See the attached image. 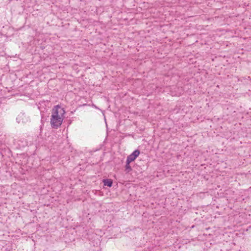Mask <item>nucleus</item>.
I'll return each mask as SVG.
<instances>
[{"mask_svg":"<svg viewBox=\"0 0 251 251\" xmlns=\"http://www.w3.org/2000/svg\"><path fill=\"white\" fill-rule=\"evenodd\" d=\"M52 114L50 118V124L53 128L60 126L65 117V111L64 108L59 105L54 106L52 109Z\"/></svg>","mask_w":251,"mask_h":251,"instance_id":"nucleus-1","label":"nucleus"},{"mask_svg":"<svg viewBox=\"0 0 251 251\" xmlns=\"http://www.w3.org/2000/svg\"><path fill=\"white\" fill-rule=\"evenodd\" d=\"M140 151L137 150L134 151L130 155H129L126 159V162L130 163L133 161L139 155Z\"/></svg>","mask_w":251,"mask_h":251,"instance_id":"nucleus-2","label":"nucleus"},{"mask_svg":"<svg viewBox=\"0 0 251 251\" xmlns=\"http://www.w3.org/2000/svg\"><path fill=\"white\" fill-rule=\"evenodd\" d=\"M16 120L19 123H25L27 121V119L24 114H19L16 118Z\"/></svg>","mask_w":251,"mask_h":251,"instance_id":"nucleus-3","label":"nucleus"},{"mask_svg":"<svg viewBox=\"0 0 251 251\" xmlns=\"http://www.w3.org/2000/svg\"><path fill=\"white\" fill-rule=\"evenodd\" d=\"M104 185L108 187H111L112 184V181L110 179H104L103 181Z\"/></svg>","mask_w":251,"mask_h":251,"instance_id":"nucleus-4","label":"nucleus"},{"mask_svg":"<svg viewBox=\"0 0 251 251\" xmlns=\"http://www.w3.org/2000/svg\"><path fill=\"white\" fill-rule=\"evenodd\" d=\"M130 163H128L126 162V170H127L128 172L131 170V168L130 166L129 165Z\"/></svg>","mask_w":251,"mask_h":251,"instance_id":"nucleus-5","label":"nucleus"}]
</instances>
